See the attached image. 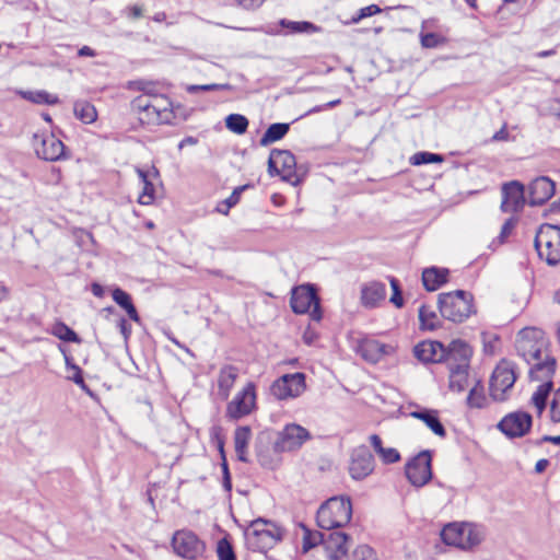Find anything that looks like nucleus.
<instances>
[{
  "instance_id": "obj_1",
  "label": "nucleus",
  "mask_w": 560,
  "mask_h": 560,
  "mask_svg": "<svg viewBox=\"0 0 560 560\" xmlns=\"http://www.w3.org/2000/svg\"><path fill=\"white\" fill-rule=\"evenodd\" d=\"M352 515L349 498L331 497L317 509V547H322L326 560H346L349 536L340 528Z\"/></svg>"
},
{
  "instance_id": "obj_2",
  "label": "nucleus",
  "mask_w": 560,
  "mask_h": 560,
  "mask_svg": "<svg viewBox=\"0 0 560 560\" xmlns=\"http://www.w3.org/2000/svg\"><path fill=\"white\" fill-rule=\"evenodd\" d=\"M547 343L541 329L526 327L518 331L515 348L517 354L530 366L529 376L535 381H545L553 375L556 359L546 348Z\"/></svg>"
},
{
  "instance_id": "obj_3",
  "label": "nucleus",
  "mask_w": 560,
  "mask_h": 560,
  "mask_svg": "<svg viewBox=\"0 0 560 560\" xmlns=\"http://www.w3.org/2000/svg\"><path fill=\"white\" fill-rule=\"evenodd\" d=\"M131 109L141 125L171 124L175 118L173 103L163 94L143 93L131 102Z\"/></svg>"
},
{
  "instance_id": "obj_4",
  "label": "nucleus",
  "mask_w": 560,
  "mask_h": 560,
  "mask_svg": "<svg viewBox=\"0 0 560 560\" xmlns=\"http://www.w3.org/2000/svg\"><path fill=\"white\" fill-rule=\"evenodd\" d=\"M472 294L456 290L439 294L438 306L443 318L453 323L465 322L474 312Z\"/></svg>"
},
{
  "instance_id": "obj_5",
  "label": "nucleus",
  "mask_w": 560,
  "mask_h": 560,
  "mask_svg": "<svg viewBox=\"0 0 560 560\" xmlns=\"http://www.w3.org/2000/svg\"><path fill=\"white\" fill-rule=\"evenodd\" d=\"M483 528L472 523H448L441 530V539L448 546L469 550L483 539Z\"/></svg>"
},
{
  "instance_id": "obj_6",
  "label": "nucleus",
  "mask_w": 560,
  "mask_h": 560,
  "mask_svg": "<svg viewBox=\"0 0 560 560\" xmlns=\"http://www.w3.org/2000/svg\"><path fill=\"white\" fill-rule=\"evenodd\" d=\"M538 257L549 266L560 262V225L544 223L539 226L534 238Z\"/></svg>"
},
{
  "instance_id": "obj_7",
  "label": "nucleus",
  "mask_w": 560,
  "mask_h": 560,
  "mask_svg": "<svg viewBox=\"0 0 560 560\" xmlns=\"http://www.w3.org/2000/svg\"><path fill=\"white\" fill-rule=\"evenodd\" d=\"M246 545L253 551L266 552L282 539V532L276 525L258 518L245 533Z\"/></svg>"
},
{
  "instance_id": "obj_8",
  "label": "nucleus",
  "mask_w": 560,
  "mask_h": 560,
  "mask_svg": "<svg viewBox=\"0 0 560 560\" xmlns=\"http://www.w3.org/2000/svg\"><path fill=\"white\" fill-rule=\"evenodd\" d=\"M515 364L509 360H501L493 370L489 381V394L494 401L509 399L516 382Z\"/></svg>"
},
{
  "instance_id": "obj_9",
  "label": "nucleus",
  "mask_w": 560,
  "mask_h": 560,
  "mask_svg": "<svg viewBox=\"0 0 560 560\" xmlns=\"http://www.w3.org/2000/svg\"><path fill=\"white\" fill-rule=\"evenodd\" d=\"M174 552L186 560H197L206 551V544L197 534L189 529H178L171 540Z\"/></svg>"
},
{
  "instance_id": "obj_10",
  "label": "nucleus",
  "mask_w": 560,
  "mask_h": 560,
  "mask_svg": "<svg viewBox=\"0 0 560 560\" xmlns=\"http://www.w3.org/2000/svg\"><path fill=\"white\" fill-rule=\"evenodd\" d=\"M256 385L248 382L236 393L226 405L225 416L231 420H240L256 409Z\"/></svg>"
},
{
  "instance_id": "obj_11",
  "label": "nucleus",
  "mask_w": 560,
  "mask_h": 560,
  "mask_svg": "<svg viewBox=\"0 0 560 560\" xmlns=\"http://www.w3.org/2000/svg\"><path fill=\"white\" fill-rule=\"evenodd\" d=\"M405 474L408 481L416 488L427 485L433 476L432 472V453L430 450L421 451L412 457L405 467Z\"/></svg>"
},
{
  "instance_id": "obj_12",
  "label": "nucleus",
  "mask_w": 560,
  "mask_h": 560,
  "mask_svg": "<svg viewBox=\"0 0 560 560\" xmlns=\"http://www.w3.org/2000/svg\"><path fill=\"white\" fill-rule=\"evenodd\" d=\"M268 171L270 175H279L282 179L293 184L299 180L295 158L288 150L275 149L270 152Z\"/></svg>"
},
{
  "instance_id": "obj_13",
  "label": "nucleus",
  "mask_w": 560,
  "mask_h": 560,
  "mask_svg": "<svg viewBox=\"0 0 560 560\" xmlns=\"http://www.w3.org/2000/svg\"><path fill=\"white\" fill-rule=\"evenodd\" d=\"M305 389L303 373L284 374L277 378L270 386L271 395L279 399H288L300 396Z\"/></svg>"
},
{
  "instance_id": "obj_14",
  "label": "nucleus",
  "mask_w": 560,
  "mask_h": 560,
  "mask_svg": "<svg viewBox=\"0 0 560 560\" xmlns=\"http://www.w3.org/2000/svg\"><path fill=\"white\" fill-rule=\"evenodd\" d=\"M311 433L300 424H287L278 432L276 450L280 452H293L299 450L306 441L311 440Z\"/></svg>"
},
{
  "instance_id": "obj_15",
  "label": "nucleus",
  "mask_w": 560,
  "mask_h": 560,
  "mask_svg": "<svg viewBox=\"0 0 560 560\" xmlns=\"http://www.w3.org/2000/svg\"><path fill=\"white\" fill-rule=\"evenodd\" d=\"M533 425V418L526 411H514L504 416L498 423V429L508 438L515 439L526 435Z\"/></svg>"
},
{
  "instance_id": "obj_16",
  "label": "nucleus",
  "mask_w": 560,
  "mask_h": 560,
  "mask_svg": "<svg viewBox=\"0 0 560 560\" xmlns=\"http://www.w3.org/2000/svg\"><path fill=\"white\" fill-rule=\"evenodd\" d=\"M33 147L38 158L45 161H58L65 156V144L52 133H35Z\"/></svg>"
},
{
  "instance_id": "obj_17",
  "label": "nucleus",
  "mask_w": 560,
  "mask_h": 560,
  "mask_svg": "<svg viewBox=\"0 0 560 560\" xmlns=\"http://www.w3.org/2000/svg\"><path fill=\"white\" fill-rule=\"evenodd\" d=\"M374 470V457L368 446L361 445L353 450L349 474L354 480H362Z\"/></svg>"
},
{
  "instance_id": "obj_18",
  "label": "nucleus",
  "mask_w": 560,
  "mask_h": 560,
  "mask_svg": "<svg viewBox=\"0 0 560 560\" xmlns=\"http://www.w3.org/2000/svg\"><path fill=\"white\" fill-rule=\"evenodd\" d=\"M525 187L518 180H511L502 186L501 210L503 212L515 213L525 206Z\"/></svg>"
},
{
  "instance_id": "obj_19",
  "label": "nucleus",
  "mask_w": 560,
  "mask_h": 560,
  "mask_svg": "<svg viewBox=\"0 0 560 560\" xmlns=\"http://www.w3.org/2000/svg\"><path fill=\"white\" fill-rule=\"evenodd\" d=\"M555 192L556 183L548 176H538L528 185V203L532 207L542 206Z\"/></svg>"
},
{
  "instance_id": "obj_20",
  "label": "nucleus",
  "mask_w": 560,
  "mask_h": 560,
  "mask_svg": "<svg viewBox=\"0 0 560 560\" xmlns=\"http://www.w3.org/2000/svg\"><path fill=\"white\" fill-rule=\"evenodd\" d=\"M446 357L444 362L447 369L451 368H469L472 355L471 347L462 339L453 340L448 347H445Z\"/></svg>"
},
{
  "instance_id": "obj_21",
  "label": "nucleus",
  "mask_w": 560,
  "mask_h": 560,
  "mask_svg": "<svg viewBox=\"0 0 560 560\" xmlns=\"http://www.w3.org/2000/svg\"><path fill=\"white\" fill-rule=\"evenodd\" d=\"M415 357L422 363H441L446 357L445 346L436 340H423L415 346Z\"/></svg>"
},
{
  "instance_id": "obj_22",
  "label": "nucleus",
  "mask_w": 560,
  "mask_h": 560,
  "mask_svg": "<svg viewBox=\"0 0 560 560\" xmlns=\"http://www.w3.org/2000/svg\"><path fill=\"white\" fill-rule=\"evenodd\" d=\"M313 303H315V287L313 284L299 285L292 290L290 304L294 313L310 312Z\"/></svg>"
},
{
  "instance_id": "obj_23",
  "label": "nucleus",
  "mask_w": 560,
  "mask_h": 560,
  "mask_svg": "<svg viewBox=\"0 0 560 560\" xmlns=\"http://www.w3.org/2000/svg\"><path fill=\"white\" fill-rule=\"evenodd\" d=\"M389 347L372 338H363L358 341L355 351L365 361L377 363L387 352Z\"/></svg>"
},
{
  "instance_id": "obj_24",
  "label": "nucleus",
  "mask_w": 560,
  "mask_h": 560,
  "mask_svg": "<svg viewBox=\"0 0 560 560\" xmlns=\"http://www.w3.org/2000/svg\"><path fill=\"white\" fill-rule=\"evenodd\" d=\"M386 298V285L381 281H370L361 285V304L374 308Z\"/></svg>"
},
{
  "instance_id": "obj_25",
  "label": "nucleus",
  "mask_w": 560,
  "mask_h": 560,
  "mask_svg": "<svg viewBox=\"0 0 560 560\" xmlns=\"http://www.w3.org/2000/svg\"><path fill=\"white\" fill-rule=\"evenodd\" d=\"M410 417L422 421L435 435L440 438L446 436V430L439 418V411L435 409L418 407L410 411Z\"/></svg>"
},
{
  "instance_id": "obj_26",
  "label": "nucleus",
  "mask_w": 560,
  "mask_h": 560,
  "mask_svg": "<svg viewBox=\"0 0 560 560\" xmlns=\"http://www.w3.org/2000/svg\"><path fill=\"white\" fill-rule=\"evenodd\" d=\"M258 463L268 469H275L281 462L280 454L282 452L276 450V442L269 446L268 442L264 443V438L259 436L255 446Z\"/></svg>"
},
{
  "instance_id": "obj_27",
  "label": "nucleus",
  "mask_w": 560,
  "mask_h": 560,
  "mask_svg": "<svg viewBox=\"0 0 560 560\" xmlns=\"http://www.w3.org/2000/svg\"><path fill=\"white\" fill-rule=\"evenodd\" d=\"M238 368L226 364L223 365L218 374V395L221 399L226 400L231 390L238 378Z\"/></svg>"
},
{
  "instance_id": "obj_28",
  "label": "nucleus",
  "mask_w": 560,
  "mask_h": 560,
  "mask_svg": "<svg viewBox=\"0 0 560 560\" xmlns=\"http://www.w3.org/2000/svg\"><path fill=\"white\" fill-rule=\"evenodd\" d=\"M448 270L438 267L425 268L422 272V283L425 290L432 292L447 281Z\"/></svg>"
},
{
  "instance_id": "obj_29",
  "label": "nucleus",
  "mask_w": 560,
  "mask_h": 560,
  "mask_svg": "<svg viewBox=\"0 0 560 560\" xmlns=\"http://www.w3.org/2000/svg\"><path fill=\"white\" fill-rule=\"evenodd\" d=\"M252 438L249 427H238L234 432V448L238 460L248 462V444Z\"/></svg>"
},
{
  "instance_id": "obj_30",
  "label": "nucleus",
  "mask_w": 560,
  "mask_h": 560,
  "mask_svg": "<svg viewBox=\"0 0 560 560\" xmlns=\"http://www.w3.org/2000/svg\"><path fill=\"white\" fill-rule=\"evenodd\" d=\"M136 172L143 185L142 192L139 195L138 201L144 206L151 205L154 200V186L150 182V177L151 175L158 176V170L152 167L151 172H149L137 167Z\"/></svg>"
},
{
  "instance_id": "obj_31",
  "label": "nucleus",
  "mask_w": 560,
  "mask_h": 560,
  "mask_svg": "<svg viewBox=\"0 0 560 560\" xmlns=\"http://www.w3.org/2000/svg\"><path fill=\"white\" fill-rule=\"evenodd\" d=\"M545 380L546 381L537 387L532 396V404L535 406L538 416H541L545 411L548 397L553 386L550 377Z\"/></svg>"
},
{
  "instance_id": "obj_32",
  "label": "nucleus",
  "mask_w": 560,
  "mask_h": 560,
  "mask_svg": "<svg viewBox=\"0 0 560 560\" xmlns=\"http://www.w3.org/2000/svg\"><path fill=\"white\" fill-rule=\"evenodd\" d=\"M290 125L284 122L271 124L259 140L260 145L267 147L281 140L289 131Z\"/></svg>"
},
{
  "instance_id": "obj_33",
  "label": "nucleus",
  "mask_w": 560,
  "mask_h": 560,
  "mask_svg": "<svg viewBox=\"0 0 560 560\" xmlns=\"http://www.w3.org/2000/svg\"><path fill=\"white\" fill-rule=\"evenodd\" d=\"M113 300L126 311L129 318L133 322H139L140 317L138 315V312L131 301L130 295L125 292L124 290L116 288L112 293Z\"/></svg>"
},
{
  "instance_id": "obj_34",
  "label": "nucleus",
  "mask_w": 560,
  "mask_h": 560,
  "mask_svg": "<svg viewBox=\"0 0 560 560\" xmlns=\"http://www.w3.org/2000/svg\"><path fill=\"white\" fill-rule=\"evenodd\" d=\"M467 406L475 409H483L488 406V398L485 394V387L481 381H477L470 388L467 398Z\"/></svg>"
},
{
  "instance_id": "obj_35",
  "label": "nucleus",
  "mask_w": 560,
  "mask_h": 560,
  "mask_svg": "<svg viewBox=\"0 0 560 560\" xmlns=\"http://www.w3.org/2000/svg\"><path fill=\"white\" fill-rule=\"evenodd\" d=\"M74 115L84 124H92L97 118V112L95 107L86 101H78L73 107Z\"/></svg>"
},
{
  "instance_id": "obj_36",
  "label": "nucleus",
  "mask_w": 560,
  "mask_h": 560,
  "mask_svg": "<svg viewBox=\"0 0 560 560\" xmlns=\"http://www.w3.org/2000/svg\"><path fill=\"white\" fill-rule=\"evenodd\" d=\"M469 368H451L450 388L454 392H463L466 388Z\"/></svg>"
},
{
  "instance_id": "obj_37",
  "label": "nucleus",
  "mask_w": 560,
  "mask_h": 560,
  "mask_svg": "<svg viewBox=\"0 0 560 560\" xmlns=\"http://www.w3.org/2000/svg\"><path fill=\"white\" fill-rule=\"evenodd\" d=\"M21 95L24 100L35 104L55 105L59 103L57 95L50 94L46 91H22Z\"/></svg>"
},
{
  "instance_id": "obj_38",
  "label": "nucleus",
  "mask_w": 560,
  "mask_h": 560,
  "mask_svg": "<svg viewBox=\"0 0 560 560\" xmlns=\"http://www.w3.org/2000/svg\"><path fill=\"white\" fill-rule=\"evenodd\" d=\"M419 320L422 329L435 330L441 326L436 313L430 310L427 305H421L419 308Z\"/></svg>"
},
{
  "instance_id": "obj_39",
  "label": "nucleus",
  "mask_w": 560,
  "mask_h": 560,
  "mask_svg": "<svg viewBox=\"0 0 560 560\" xmlns=\"http://www.w3.org/2000/svg\"><path fill=\"white\" fill-rule=\"evenodd\" d=\"M279 24L287 28L288 31L284 32V35L289 34H299V33H313L315 31V26L310 22H295V21H289L287 19H281L279 21Z\"/></svg>"
},
{
  "instance_id": "obj_40",
  "label": "nucleus",
  "mask_w": 560,
  "mask_h": 560,
  "mask_svg": "<svg viewBox=\"0 0 560 560\" xmlns=\"http://www.w3.org/2000/svg\"><path fill=\"white\" fill-rule=\"evenodd\" d=\"M225 127L236 135H243L248 128V119L241 114H230L225 118Z\"/></svg>"
},
{
  "instance_id": "obj_41",
  "label": "nucleus",
  "mask_w": 560,
  "mask_h": 560,
  "mask_svg": "<svg viewBox=\"0 0 560 560\" xmlns=\"http://www.w3.org/2000/svg\"><path fill=\"white\" fill-rule=\"evenodd\" d=\"M51 332L54 336L59 338L60 340L68 341V342H79L80 339L78 335L66 324L58 322L56 323L52 328Z\"/></svg>"
},
{
  "instance_id": "obj_42",
  "label": "nucleus",
  "mask_w": 560,
  "mask_h": 560,
  "mask_svg": "<svg viewBox=\"0 0 560 560\" xmlns=\"http://www.w3.org/2000/svg\"><path fill=\"white\" fill-rule=\"evenodd\" d=\"M443 161V155L428 151L417 152L410 158V163L417 166L431 163H442Z\"/></svg>"
},
{
  "instance_id": "obj_43",
  "label": "nucleus",
  "mask_w": 560,
  "mask_h": 560,
  "mask_svg": "<svg viewBox=\"0 0 560 560\" xmlns=\"http://www.w3.org/2000/svg\"><path fill=\"white\" fill-rule=\"evenodd\" d=\"M295 535L298 537L301 536V538H302V552L303 553L308 552L313 547H315V542L313 539V533L303 523H300L298 525V530L295 532Z\"/></svg>"
},
{
  "instance_id": "obj_44",
  "label": "nucleus",
  "mask_w": 560,
  "mask_h": 560,
  "mask_svg": "<svg viewBox=\"0 0 560 560\" xmlns=\"http://www.w3.org/2000/svg\"><path fill=\"white\" fill-rule=\"evenodd\" d=\"M351 560H377V556L370 546L360 545L352 552Z\"/></svg>"
},
{
  "instance_id": "obj_45",
  "label": "nucleus",
  "mask_w": 560,
  "mask_h": 560,
  "mask_svg": "<svg viewBox=\"0 0 560 560\" xmlns=\"http://www.w3.org/2000/svg\"><path fill=\"white\" fill-rule=\"evenodd\" d=\"M382 10L377 4H370L368 7L361 8L350 20L349 23L357 24L361 20L365 18L373 16L377 13H380Z\"/></svg>"
},
{
  "instance_id": "obj_46",
  "label": "nucleus",
  "mask_w": 560,
  "mask_h": 560,
  "mask_svg": "<svg viewBox=\"0 0 560 560\" xmlns=\"http://www.w3.org/2000/svg\"><path fill=\"white\" fill-rule=\"evenodd\" d=\"M219 560H235V555L231 544L226 539H221L217 546Z\"/></svg>"
},
{
  "instance_id": "obj_47",
  "label": "nucleus",
  "mask_w": 560,
  "mask_h": 560,
  "mask_svg": "<svg viewBox=\"0 0 560 560\" xmlns=\"http://www.w3.org/2000/svg\"><path fill=\"white\" fill-rule=\"evenodd\" d=\"M420 40L424 48H436L444 42L443 37L435 33H421Z\"/></svg>"
},
{
  "instance_id": "obj_48",
  "label": "nucleus",
  "mask_w": 560,
  "mask_h": 560,
  "mask_svg": "<svg viewBox=\"0 0 560 560\" xmlns=\"http://www.w3.org/2000/svg\"><path fill=\"white\" fill-rule=\"evenodd\" d=\"M389 283L393 290L390 302L398 308L404 306L402 293L399 287V282L396 278L389 277Z\"/></svg>"
},
{
  "instance_id": "obj_49",
  "label": "nucleus",
  "mask_w": 560,
  "mask_h": 560,
  "mask_svg": "<svg viewBox=\"0 0 560 560\" xmlns=\"http://www.w3.org/2000/svg\"><path fill=\"white\" fill-rule=\"evenodd\" d=\"M377 455L384 464H394L400 460V454L394 447H383Z\"/></svg>"
},
{
  "instance_id": "obj_50",
  "label": "nucleus",
  "mask_w": 560,
  "mask_h": 560,
  "mask_svg": "<svg viewBox=\"0 0 560 560\" xmlns=\"http://www.w3.org/2000/svg\"><path fill=\"white\" fill-rule=\"evenodd\" d=\"M230 89H231V85L228 83H223V84L213 83V84H203V85H189L187 88V91L189 93H195L197 91H224V90H230Z\"/></svg>"
},
{
  "instance_id": "obj_51",
  "label": "nucleus",
  "mask_w": 560,
  "mask_h": 560,
  "mask_svg": "<svg viewBox=\"0 0 560 560\" xmlns=\"http://www.w3.org/2000/svg\"><path fill=\"white\" fill-rule=\"evenodd\" d=\"M550 418L552 422L560 423V388L553 394L550 404Z\"/></svg>"
},
{
  "instance_id": "obj_52",
  "label": "nucleus",
  "mask_w": 560,
  "mask_h": 560,
  "mask_svg": "<svg viewBox=\"0 0 560 560\" xmlns=\"http://www.w3.org/2000/svg\"><path fill=\"white\" fill-rule=\"evenodd\" d=\"M515 224H516V220L513 219V218L508 219L503 223V225L501 228L500 235L498 236L499 243L502 244L505 241V238L511 234V232L514 229Z\"/></svg>"
},
{
  "instance_id": "obj_53",
  "label": "nucleus",
  "mask_w": 560,
  "mask_h": 560,
  "mask_svg": "<svg viewBox=\"0 0 560 560\" xmlns=\"http://www.w3.org/2000/svg\"><path fill=\"white\" fill-rule=\"evenodd\" d=\"M266 0H235L237 5L242 7L244 10L254 11L259 9Z\"/></svg>"
},
{
  "instance_id": "obj_54",
  "label": "nucleus",
  "mask_w": 560,
  "mask_h": 560,
  "mask_svg": "<svg viewBox=\"0 0 560 560\" xmlns=\"http://www.w3.org/2000/svg\"><path fill=\"white\" fill-rule=\"evenodd\" d=\"M71 374L68 376L69 380L74 382L77 385H80L82 387L85 386L84 380L82 376V371L78 365H71Z\"/></svg>"
},
{
  "instance_id": "obj_55",
  "label": "nucleus",
  "mask_w": 560,
  "mask_h": 560,
  "mask_svg": "<svg viewBox=\"0 0 560 560\" xmlns=\"http://www.w3.org/2000/svg\"><path fill=\"white\" fill-rule=\"evenodd\" d=\"M222 471H223V486H224L225 490L230 491L232 488V485H231L229 467H228V464L225 460H223V463H222Z\"/></svg>"
},
{
  "instance_id": "obj_56",
  "label": "nucleus",
  "mask_w": 560,
  "mask_h": 560,
  "mask_svg": "<svg viewBox=\"0 0 560 560\" xmlns=\"http://www.w3.org/2000/svg\"><path fill=\"white\" fill-rule=\"evenodd\" d=\"M245 187H240L237 189H235L232 195L225 200V203H226V207L228 209H230L231 207L235 206L237 202H238V199H240V192L244 189Z\"/></svg>"
},
{
  "instance_id": "obj_57",
  "label": "nucleus",
  "mask_w": 560,
  "mask_h": 560,
  "mask_svg": "<svg viewBox=\"0 0 560 560\" xmlns=\"http://www.w3.org/2000/svg\"><path fill=\"white\" fill-rule=\"evenodd\" d=\"M508 140H510V135H509V131L506 130L505 125L492 136V141H508Z\"/></svg>"
},
{
  "instance_id": "obj_58",
  "label": "nucleus",
  "mask_w": 560,
  "mask_h": 560,
  "mask_svg": "<svg viewBox=\"0 0 560 560\" xmlns=\"http://www.w3.org/2000/svg\"><path fill=\"white\" fill-rule=\"evenodd\" d=\"M370 443L373 446L376 454H378L384 447L383 443H382V439L377 434H372L370 436Z\"/></svg>"
},
{
  "instance_id": "obj_59",
  "label": "nucleus",
  "mask_w": 560,
  "mask_h": 560,
  "mask_svg": "<svg viewBox=\"0 0 560 560\" xmlns=\"http://www.w3.org/2000/svg\"><path fill=\"white\" fill-rule=\"evenodd\" d=\"M197 143H198V139L197 138L188 136V137L184 138L178 143V149L182 150L186 145H196Z\"/></svg>"
},
{
  "instance_id": "obj_60",
  "label": "nucleus",
  "mask_w": 560,
  "mask_h": 560,
  "mask_svg": "<svg viewBox=\"0 0 560 560\" xmlns=\"http://www.w3.org/2000/svg\"><path fill=\"white\" fill-rule=\"evenodd\" d=\"M549 466V460L547 458L539 459L535 465V471L537 474H541L546 470V468Z\"/></svg>"
},
{
  "instance_id": "obj_61",
  "label": "nucleus",
  "mask_w": 560,
  "mask_h": 560,
  "mask_svg": "<svg viewBox=\"0 0 560 560\" xmlns=\"http://www.w3.org/2000/svg\"><path fill=\"white\" fill-rule=\"evenodd\" d=\"M78 55L80 57H94L95 51L89 46H83L79 49Z\"/></svg>"
},
{
  "instance_id": "obj_62",
  "label": "nucleus",
  "mask_w": 560,
  "mask_h": 560,
  "mask_svg": "<svg viewBox=\"0 0 560 560\" xmlns=\"http://www.w3.org/2000/svg\"><path fill=\"white\" fill-rule=\"evenodd\" d=\"M119 328H120L121 334L127 339L129 334H130V327H129V325H128V323H127V320L125 318H120V320H119Z\"/></svg>"
},
{
  "instance_id": "obj_63",
  "label": "nucleus",
  "mask_w": 560,
  "mask_h": 560,
  "mask_svg": "<svg viewBox=\"0 0 560 560\" xmlns=\"http://www.w3.org/2000/svg\"><path fill=\"white\" fill-rule=\"evenodd\" d=\"M541 442H549L555 445H560V435H544Z\"/></svg>"
},
{
  "instance_id": "obj_64",
  "label": "nucleus",
  "mask_w": 560,
  "mask_h": 560,
  "mask_svg": "<svg viewBox=\"0 0 560 560\" xmlns=\"http://www.w3.org/2000/svg\"><path fill=\"white\" fill-rule=\"evenodd\" d=\"M91 290L92 293L97 298H102L104 295L103 287L98 283H93Z\"/></svg>"
}]
</instances>
